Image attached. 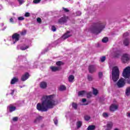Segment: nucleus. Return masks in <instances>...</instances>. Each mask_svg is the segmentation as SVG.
<instances>
[{
    "label": "nucleus",
    "instance_id": "nucleus-52",
    "mask_svg": "<svg viewBox=\"0 0 130 130\" xmlns=\"http://www.w3.org/2000/svg\"><path fill=\"white\" fill-rule=\"evenodd\" d=\"M10 22H11V23H13V18H11V19H10Z\"/></svg>",
    "mask_w": 130,
    "mask_h": 130
},
{
    "label": "nucleus",
    "instance_id": "nucleus-46",
    "mask_svg": "<svg viewBox=\"0 0 130 130\" xmlns=\"http://www.w3.org/2000/svg\"><path fill=\"white\" fill-rule=\"evenodd\" d=\"M25 17H30V13L29 12H26L24 14Z\"/></svg>",
    "mask_w": 130,
    "mask_h": 130
},
{
    "label": "nucleus",
    "instance_id": "nucleus-18",
    "mask_svg": "<svg viewBox=\"0 0 130 130\" xmlns=\"http://www.w3.org/2000/svg\"><path fill=\"white\" fill-rule=\"evenodd\" d=\"M87 94V91L85 90H82L78 92V96H84Z\"/></svg>",
    "mask_w": 130,
    "mask_h": 130
},
{
    "label": "nucleus",
    "instance_id": "nucleus-28",
    "mask_svg": "<svg viewBox=\"0 0 130 130\" xmlns=\"http://www.w3.org/2000/svg\"><path fill=\"white\" fill-rule=\"evenodd\" d=\"M102 41L103 42V43H106V42H108V38H104Z\"/></svg>",
    "mask_w": 130,
    "mask_h": 130
},
{
    "label": "nucleus",
    "instance_id": "nucleus-16",
    "mask_svg": "<svg viewBox=\"0 0 130 130\" xmlns=\"http://www.w3.org/2000/svg\"><path fill=\"white\" fill-rule=\"evenodd\" d=\"M75 80V76L73 75H70L68 77V81L70 83H73Z\"/></svg>",
    "mask_w": 130,
    "mask_h": 130
},
{
    "label": "nucleus",
    "instance_id": "nucleus-3",
    "mask_svg": "<svg viewBox=\"0 0 130 130\" xmlns=\"http://www.w3.org/2000/svg\"><path fill=\"white\" fill-rule=\"evenodd\" d=\"M112 79L113 82H117L119 79V69L117 66H115L112 68Z\"/></svg>",
    "mask_w": 130,
    "mask_h": 130
},
{
    "label": "nucleus",
    "instance_id": "nucleus-7",
    "mask_svg": "<svg viewBox=\"0 0 130 130\" xmlns=\"http://www.w3.org/2000/svg\"><path fill=\"white\" fill-rule=\"evenodd\" d=\"M68 20H69V17L64 16L63 17H61L58 20V24H60L61 25H62V24H64L65 23H67V22H68Z\"/></svg>",
    "mask_w": 130,
    "mask_h": 130
},
{
    "label": "nucleus",
    "instance_id": "nucleus-27",
    "mask_svg": "<svg viewBox=\"0 0 130 130\" xmlns=\"http://www.w3.org/2000/svg\"><path fill=\"white\" fill-rule=\"evenodd\" d=\"M84 119L86 121H89V120H90V119H91V117H90V116L85 115L84 116Z\"/></svg>",
    "mask_w": 130,
    "mask_h": 130
},
{
    "label": "nucleus",
    "instance_id": "nucleus-8",
    "mask_svg": "<svg viewBox=\"0 0 130 130\" xmlns=\"http://www.w3.org/2000/svg\"><path fill=\"white\" fill-rule=\"evenodd\" d=\"M12 39L13 40H15V41L13 42V44H15L16 42L19 41V40H20V35L19 34L15 33L12 36Z\"/></svg>",
    "mask_w": 130,
    "mask_h": 130
},
{
    "label": "nucleus",
    "instance_id": "nucleus-12",
    "mask_svg": "<svg viewBox=\"0 0 130 130\" xmlns=\"http://www.w3.org/2000/svg\"><path fill=\"white\" fill-rule=\"evenodd\" d=\"M50 69L51 70L52 72H57L58 71H60L61 70V68L59 67H53L52 66L50 67Z\"/></svg>",
    "mask_w": 130,
    "mask_h": 130
},
{
    "label": "nucleus",
    "instance_id": "nucleus-38",
    "mask_svg": "<svg viewBox=\"0 0 130 130\" xmlns=\"http://www.w3.org/2000/svg\"><path fill=\"white\" fill-rule=\"evenodd\" d=\"M99 77L100 79H101V78H102V77H103V73L100 72H99Z\"/></svg>",
    "mask_w": 130,
    "mask_h": 130
},
{
    "label": "nucleus",
    "instance_id": "nucleus-19",
    "mask_svg": "<svg viewBox=\"0 0 130 130\" xmlns=\"http://www.w3.org/2000/svg\"><path fill=\"white\" fill-rule=\"evenodd\" d=\"M42 119V116H39L34 120V122L35 123H37L40 121Z\"/></svg>",
    "mask_w": 130,
    "mask_h": 130
},
{
    "label": "nucleus",
    "instance_id": "nucleus-34",
    "mask_svg": "<svg viewBox=\"0 0 130 130\" xmlns=\"http://www.w3.org/2000/svg\"><path fill=\"white\" fill-rule=\"evenodd\" d=\"M105 59H106V56H103L101 58V62H104L105 61Z\"/></svg>",
    "mask_w": 130,
    "mask_h": 130
},
{
    "label": "nucleus",
    "instance_id": "nucleus-39",
    "mask_svg": "<svg viewBox=\"0 0 130 130\" xmlns=\"http://www.w3.org/2000/svg\"><path fill=\"white\" fill-rule=\"evenodd\" d=\"M62 9L65 13H69V12H70V10L69 9H68V8H64L63 7Z\"/></svg>",
    "mask_w": 130,
    "mask_h": 130
},
{
    "label": "nucleus",
    "instance_id": "nucleus-32",
    "mask_svg": "<svg viewBox=\"0 0 130 130\" xmlns=\"http://www.w3.org/2000/svg\"><path fill=\"white\" fill-rule=\"evenodd\" d=\"M72 107L74 109H77L78 108V105L75 103H72Z\"/></svg>",
    "mask_w": 130,
    "mask_h": 130
},
{
    "label": "nucleus",
    "instance_id": "nucleus-37",
    "mask_svg": "<svg viewBox=\"0 0 130 130\" xmlns=\"http://www.w3.org/2000/svg\"><path fill=\"white\" fill-rule=\"evenodd\" d=\"M51 30L53 31V32H55L56 31V28L54 26H52L51 27Z\"/></svg>",
    "mask_w": 130,
    "mask_h": 130
},
{
    "label": "nucleus",
    "instance_id": "nucleus-13",
    "mask_svg": "<svg viewBox=\"0 0 130 130\" xmlns=\"http://www.w3.org/2000/svg\"><path fill=\"white\" fill-rule=\"evenodd\" d=\"M40 87L41 89H46L47 88V83L46 82H42L40 84Z\"/></svg>",
    "mask_w": 130,
    "mask_h": 130
},
{
    "label": "nucleus",
    "instance_id": "nucleus-6",
    "mask_svg": "<svg viewBox=\"0 0 130 130\" xmlns=\"http://www.w3.org/2000/svg\"><path fill=\"white\" fill-rule=\"evenodd\" d=\"M125 85V79L124 78L120 79L117 82V86L118 88H123Z\"/></svg>",
    "mask_w": 130,
    "mask_h": 130
},
{
    "label": "nucleus",
    "instance_id": "nucleus-50",
    "mask_svg": "<svg viewBox=\"0 0 130 130\" xmlns=\"http://www.w3.org/2000/svg\"><path fill=\"white\" fill-rule=\"evenodd\" d=\"M86 101H87V100H86V99H82V102L83 103H85V102H86Z\"/></svg>",
    "mask_w": 130,
    "mask_h": 130
},
{
    "label": "nucleus",
    "instance_id": "nucleus-26",
    "mask_svg": "<svg viewBox=\"0 0 130 130\" xmlns=\"http://www.w3.org/2000/svg\"><path fill=\"white\" fill-rule=\"evenodd\" d=\"M56 66H57L58 67H59V68H60V66H63V62H62V61H59L56 62Z\"/></svg>",
    "mask_w": 130,
    "mask_h": 130
},
{
    "label": "nucleus",
    "instance_id": "nucleus-53",
    "mask_svg": "<svg viewBox=\"0 0 130 130\" xmlns=\"http://www.w3.org/2000/svg\"><path fill=\"white\" fill-rule=\"evenodd\" d=\"M7 28V26H5L4 27V28L2 29L3 31H4V30H6V28Z\"/></svg>",
    "mask_w": 130,
    "mask_h": 130
},
{
    "label": "nucleus",
    "instance_id": "nucleus-14",
    "mask_svg": "<svg viewBox=\"0 0 130 130\" xmlns=\"http://www.w3.org/2000/svg\"><path fill=\"white\" fill-rule=\"evenodd\" d=\"M29 75L28 73H25L21 77V81L23 82H25L26 80H27V79L29 78Z\"/></svg>",
    "mask_w": 130,
    "mask_h": 130
},
{
    "label": "nucleus",
    "instance_id": "nucleus-20",
    "mask_svg": "<svg viewBox=\"0 0 130 130\" xmlns=\"http://www.w3.org/2000/svg\"><path fill=\"white\" fill-rule=\"evenodd\" d=\"M95 128H96V126L94 125H91L88 126V127L87 128V130H95Z\"/></svg>",
    "mask_w": 130,
    "mask_h": 130
},
{
    "label": "nucleus",
    "instance_id": "nucleus-55",
    "mask_svg": "<svg viewBox=\"0 0 130 130\" xmlns=\"http://www.w3.org/2000/svg\"><path fill=\"white\" fill-rule=\"evenodd\" d=\"M2 26H4V23H2Z\"/></svg>",
    "mask_w": 130,
    "mask_h": 130
},
{
    "label": "nucleus",
    "instance_id": "nucleus-1",
    "mask_svg": "<svg viewBox=\"0 0 130 130\" xmlns=\"http://www.w3.org/2000/svg\"><path fill=\"white\" fill-rule=\"evenodd\" d=\"M58 103V100H54V95H44L42 104L38 103L37 105V109L42 112H46L48 109L53 108Z\"/></svg>",
    "mask_w": 130,
    "mask_h": 130
},
{
    "label": "nucleus",
    "instance_id": "nucleus-11",
    "mask_svg": "<svg viewBox=\"0 0 130 130\" xmlns=\"http://www.w3.org/2000/svg\"><path fill=\"white\" fill-rule=\"evenodd\" d=\"M70 31H67V33L64 34L61 37L62 40H66V39H68V38L71 37V36H72V35H70Z\"/></svg>",
    "mask_w": 130,
    "mask_h": 130
},
{
    "label": "nucleus",
    "instance_id": "nucleus-35",
    "mask_svg": "<svg viewBox=\"0 0 130 130\" xmlns=\"http://www.w3.org/2000/svg\"><path fill=\"white\" fill-rule=\"evenodd\" d=\"M27 48H29V46H26V47H21L20 48L21 50H26V49H27Z\"/></svg>",
    "mask_w": 130,
    "mask_h": 130
},
{
    "label": "nucleus",
    "instance_id": "nucleus-29",
    "mask_svg": "<svg viewBox=\"0 0 130 130\" xmlns=\"http://www.w3.org/2000/svg\"><path fill=\"white\" fill-rule=\"evenodd\" d=\"M93 94L96 96L98 94V90L95 88H93Z\"/></svg>",
    "mask_w": 130,
    "mask_h": 130
},
{
    "label": "nucleus",
    "instance_id": "nucleus-24",
    "mask_svg": "<svg viewBox=\"0 0 130 130\" xmlns=\"http://www.w3.org/2000/svg\"><path fill=\"white\" fill-rule=\"evenodd\" d=\"M82 121H78L77 122V128H80V127H81V126H82Z\"/></svg>",
    "mask_w": 130,
    "mask_h": 130
},
{
    "label": "nucleus",
    "instance_id": "nucleus-48",
    "mask_svg": "<svg viewBox=\"0 0 130 130\" xmlns=\"http://www.w3.org/2000/svg\"><path fill=\"white\" fill-rule=\"evenodd\" d=\"M18 20H19V21H23V20H24V17H18Z\"/></svg>",
    "mask_w": 130,
    "mask_h": 130
},
{
    "label": "nucleus",
    "instance_id": "nucleus-10",
    "mask_svg": "<svg viewBox=\"0 0 130 130\" xmlns=\"http://www.w3.org/2000/svg\"><path fill=\"white\" fill-rule=\"evenodd\" d=\"M118 108V105H115V104H112V105H111L110 107V111H112L113 112L116 110H117Z\"/></svg>",
    "mask_w": 130,
    "mask_h": 130
},
{
    "label": "nucleus",
    "instance_id": "nucleus-25",
    "mask_svg": "<svg viewBox=\"0 0 130 130\" xmlns=\"http://www.w3.org/2000/svg\"><path fill=\"white\" fill-rule=\"evenodd\" d=\"M120 54H121V53L119 51H117L116 53L115 54V57L118 58L119 56H120Z\"/></svg>",
    "mask_w": 130,
    "mask_h": 130
},
{
    "label": "nucleus",
    "instance_id": "nucleus-54",
    "mask_svg": "<svg viewBox=\"0 0 130 130\" xmlns=\"http://www.w3.org/2000/svg\"><path fill=\"white\" fill-rule=\"evenodd\" d=\"M3 9V7L2 6H0V10H2Z\"/></svg>",
    "mask_w": 130,
    "mask_h": 130
},
{
    "label": "nucleus",
    "instance_id": "nucleus-22",
    "mask_svg": "<svg viewBox=\"0 0 130 130\" xmlns=\"http://www.w3.org/2000/svg\"><path fill=\"white\" fill-rule=\"evenodd\" d=\"M16 110V107L10 106H9V111L10 112H13Z\"/></svg>",
    "mask_w": 130,
    "mask_h": 130
},
{
    "label": "nucleus",
    "instance_id": "nucleus-15",
    "mask_svg": "<svg viewBox=\"0 0 130 130\" xmlns=\"http://www.w3.org/2000/svg\"><path fill=\"white\" fill-rule=\"evenodd\" d=\"M17 82H19V79L17 77H14L11 81V84L14 85V84H16Z\"/></svg>",
    "mask_w": 130,
    "mask_h": 130
},
{
    "label": "nucleus",
    "instance_id": "nucleus-23",
    "mask_svg": "<svg viewBox=\"0 0 130 130\" xmlns=\"http://www.w3.org/2000/svg\"><path fill=\"white\" fill-rule=\"evenodd\" d=\"M125 94H126V96H129V95H130V87H127L126 89Z\"/></svg>",
    "mask_w": 130,
    "mask_h": 130
},
{
    "label": "nucleus",
    "instance_id": "nucleus-5",
    "mask_svg": "<svg viewBox=\"0 0 130 130\" xmlns=\"http://www.w3.org/2000/svg\"><path fill=\"white\" fill-rule=\"evenodd\" d=\"M121 60L123 63H127L130 60V56L128 54H123L121 57Z\"/></svg>",
    "mask_w": 130,
    "mask_h": 130
},
{
    "label": "nucleus",
    "instance_id": "nucleus-9",
    "mask_svg": "<svg viewBox=\"0 0 130 130\" xmlns=\"http://www.w3.org/2000/svg\"><path fill=\"white\" fill-rule=\"evenodd\" d=\"M88 71L90 74H93L96 72V67L95 65H89L88 67Z\"/></svg>",
    "mask_w": 130,
    "mask_h": 130
},
{
    "label": "nucleus",
    "instance_id": "nucleus-43",
    "mask_svg": "<svg viewBox=\"0 0 130 130\" xmlns=\"http://www.w3.org/2000/svg\"><path fill=\"white\" fill-rule=\"evenodd\" d=\"M37 21L38 22V23H41V22H42V20H41V18L40 17H39L37 19Z\"/></svg>",
    "mask_w": 130,
    "mask_h": 130
},
{
    "label": "nucleus",
    "instance_id": "nucleus-36",
    "mask_svg": "<svg viewBox=\"0 0 130 130\" xmlns=\"http://www.w3.org/2000/svg\"><path fill=\"white\" fill-rule=\"evenodd\" d=\"M17 1L18 2L19 5H23V4H24V3H25V2L24 1V0H17Z\"/></svg>",
    "mask_w": 130,
    "mask_h": 130
},
{
    "label": "nucleus",
    "instance_id": "nucleus-44",
    "mask_svg": "<svg viewBox=\"0 0 130 130\" xmlns=\"http://www.w3.org/2000/svg\"><path fill=\"white\" fill-rule=\"evenodd\" d=\"M54 122L56 125V124H57V123L58 122V120H57V119L56 118H54Z\"/></svg>",
    "mask_w": 130,
    "mask_h": 130
},
{
    "label": "nucleus",
    "instance_id": "nucleus-41",
    "mask_svg": "<svg viewBox=\"0 0 130 130\" xmlns=\"http://www.w3.org/2000/svg\"><path fill=\"white\" fill-rule=\"evenodd\" d=\"M19 118L18 117H14L12 119L13 121H18Z\"/></svg>",
    "mask_w": 130,
    "mask_h": 130
},
{
    "label": "nucleus",
    "instance_id": "nucleus-4",
    "mask_svg": "<svg viewBox=\"0 0 130 130\" xmlns=\"http://www.w3.org/2000/svg\"><path fill=\"white\" fill-rule=\"evenodd\" d=\"M122 76L125 79H129L130 78V67H126L123 71Z\"/></svg>",
    "mask_w": 130,
    "mask_h": 130
},
{
    "label": "nucleus",
    "instance_id": "nucleus-30",
    "mask_svg": "<svg viewBox=\"0 0 130 130\" xmlns=\"http://www.w3.org/2000/svg\"><path fill=\"white\" fill-rule=\"evenodd\" d=\"M103 117H105V118H107V117H108V116H109V115L107 113H103Z\"/></svg>",
    "mask_w": 130,
    "mask_h": 130
},
{
    "label": "nucleus",
    "instance_id": "nucleus-21",
    "mask_svg": "<svg viewBox=\"0 0 130 130\" xmlns=\"http://www.w3.org/2000/svg\"><path fill=\"white\" fill-rule=\"evenodd\" d=\"M67 89V87L64 85H60L59 87V91H64Z\"/></svg>",
    "mask_w": 130,
    "mask_h": 130
},
{
    "label": "nucleus",
    "instance_id": "nucleus-47",
    "mask_svg": "<svg viewBox=\"0 0 130 130\" xmlns=\"http://www.w3.org/2000/svg\"><path fill=\"white\" fill-rule=\"evenodd\" d=\"M128 35H129L128 32H126V33L123 34V37L124 38H125V37H126V36H128Z\"/></svg>",
    "mask_w": 130,
    "mask_h": 130
},
{
    "label": "nucleus",
    "instance_id": "nucleus-57",
    "mask_svg": "<svg viewBox=\"0 0 130 130\" xmlns=\"http://www.w3.org/2000/svg\"><path fill=\"white\" fill-rule=\"evenodd\" d=\"M26 6L28 7V6H29V5L27 4Z\"/></svg>",
    "mask_w": 130,
    "mask_h": 130
},
{
    "label": "nucleus",
    "instance_id": "nucleus-42",
    "mask_svg": "<svg viewBox=\"0 0 130 130\" xmlns=\"http://www.w3.org/2000/svg\"><path fill=\"white\" fill-rule=\"evenodd\" d=\"M41 2V0H34L33 3L34 4H39Z\"/></svg>",
    "mask_w": 130,
    "mask_h": 130
},
{
    "label": "nucleus",
    "instance_id": "nucleus-31",
    "mask_svg": "<svg viewBox=\"0 0 130 130\" xmlns=\"http://www.w3.org/2000/svg\"><path fill=\"white\" fill-rule=\"evenodd\" d=\"M87 79L88 80V81H93V76H91V75H88L87 76Z\"/></svg>",
    "mask_w": 130,
    "mask_h": 130
},
{
    "label": "nucleus",
    "instance_id": "nucleus-45",
    "mask_svg": "<svg viewBox=\"0 0 130 130\" xmlns=\"http://www.w3.org/2000/svg\"><path fill=\"white\" fill-rule=\"evenodd\" d=\"M82 15V12L81 11L76 12V16H81Z\"/></svg>",
    "mask_w": 130,
    "mask_h": 130
},
{
    "label": "nucleus",
    "instance_id": "nucleus-40",
    "mask_svg": "<svg viewBox=\"0 0 130 130\" xmlns=\"http://www.w3.org/2000/svg\"><path fill=\"white\" fill-rule=\"evenodd\" d=\"M26 33H27V31L26 30H24L23 31H22L20 34L21 35L24 36V35H26Z\"/></svg>",
    "mask_w": 130,
    "mask_h": 130
},
{
    "label": "nucleus",
    "instance_id": "nucleus-51",
    "mask_svg": "<svg viewBox=\"0 0 130 130\" xmlns=\"http://www.w3.org/2000/svg\"><path fill=\"white\" fill-rule=\"evenodd\" d=\"M126 82L127 83V84H130V80L129 79H127L126 80Z\"/></svg>",
    "mask_w": 130,
    "mask_h": 130
},
{
    "label": "nucleus",
    "instance_id": "nucleus-56",
    "mask_svg": "<svg viewBox=\"0 0 130 130\" xmlns=\"http://www.w3.org/2000/svg\"><path fill=\"white\" fill-rule=\"evenodd\" d=\"M20 88H23V87H22V86H20Z\"/></svg>",
    "mask_w": 130,
    "mask_h": 130
},
{
    "label": "nucleus",
    "instance_id": "nucleus-49",
    "mask_svg": "<svg viewBox=\"0 0 130 130\" xmlns=\"http://www.w3.org/2000/svg\"><path fill=\"white\" fill-rule=\"evenodd\" d=\"M11 95H14V93H15V90H11Z\"/></svg>",
    "mask_w": 130,
    "mask_h": 130
},
{
    "label": "nucleus",
    "instance_id": "nucleus-2",
    "mask_svg": "<svg viewBox=\"0 0 130 130\" xmlns=\"http://www.w3.org/2000/svg\"><path fill=\"white\" fill-rule=\"evenodd\" d=\"M105 28V25L103 24L102 22L99 21L95 22L92 26L90 28V31L92 33L95 34H99L101 32V31Z\"/></svg>",
    "mask_w": 130,
    "mask_h": 130
},
{
    "label": "nucleus",
    "instance_id": "nucleus-17",
    "mask_svg": "<svg viewBox=\"0 0 130 130\" xmlns=\"http://www.w3.org/2000/svg\"><path fill=\"white\" fill-rule=\"evenodd\" d=\"M123 44L125 46H127L129 44V39L126 38L123 41Z\"/></svg>",
    "mask_w": 130,
    "mask_h": 130
},
{
    "label": "nucleus",
    "instance_id": "nucleus-33",
    "mask_svg": "<svg viewBox=\"0 0 130 130\" xmlns=\"http://www.w3.org/2000/svg\"><path fill=\"white\" fill-rule=\"evenodd\" d=\"M87 94V98L90 99L91 97H92V93L89 92L85 94Z\"/></svg>",
    "mask_w": 130,
    "mask_h": 130
}]
</instances>
